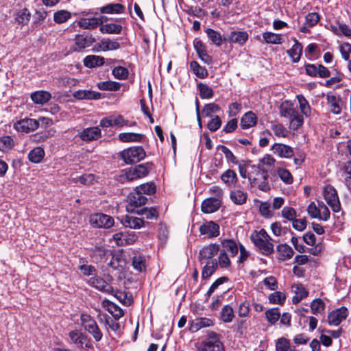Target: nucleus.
Masks as SVG:
<instances>
[{
  "mask_svg": "<svg viewBox=\"0 0 351 351\" xmlns=\"http://www.w3.org/2000/svg\"><path fill=\"white\" fill-rule=\"evenodd\" d=\"M250 239L262 254L269 256L274 253V245L271 243V238L265 229L254 231Z\"/></svg>",
  "mask_w": 351,
  "mask_h": 351,
  "instance_id": "1",
  "label": "nucleus"
},
{
  "mask_svg": "<svg viewBox=\"0 0 351 351\" xmlns=\"http://www.w3.org/2000/svg\"><path fill=\"white\" fill-rule=\"evenodd\" d=\"M280 114L281 117L290 120V127L293 130H298L302 125L304 119L297 108L290 101H286L280 106Z\"/></svg>",
  "mask_w": 351,
  "mask_h": 351,
  "instance_id": "2",
  "label": "nucleus"
},
{
  "mask_svg": "<svg viewBox=\"0 0 351 351\" xmlns=\"http://www.w3.org/2000/svg\"><path fill=\"white\" fill-rule=\"evenodd\" d=\"M152 163H145L138 165L128 169L122 171L120 176V180L123 182L125 180L128 181H133L140 179L148 175L149 170L152 168Z\"/></svg>",
  "mask_w": 351,
  "mask_h": 351,
  "instance_id": "3",
  "label": "nucleus"
},
{
  "mask_svg": "<svg viewBox=\"0 0 351 351\" xmlns=\"http://www.w3.org/2000/svg\"><path fill=\"white\" fill-rule=\"evenodd\" d=\"M198 351H224L221 337L213 331L207 333L206 338L197 347Z\"/></svg>",
  "mask_w": 351,
  "mask_h": 351,
  "instance_id": "4",
  "label": "nucleus"
},
{
  "mask_svg": "<svg viewBox=\"0 0 351 351\" xmlns=\"http://www.w3.org/2000/svg\"><path fill=\"white\" fill-rule=\"evenodd\" d=\"M119 156L126 164H132L143 160L146 154L143 148L138 146L125 149L121 152Z\"/></svg>",
  "mask_w": 351,
  "mask_h": 351,
  "instance_id": "5",
  "label": "nucleus"
},
{
  "mask_svg": "<svg viewBox=\"0 0 351 351\" xmlns=\"http://www.w3.org/2000/svg\"><path fill=\"white\" fill-rule=\"evenodd\" d=\"M80 319L84 329L93 336L96 341L102 339L103 334L93 318L88 314L82 313Z\"/></svg>",
  "mask_w": 351,
  "mask_h": 351,
  "instance_id": "6",
  "label": "nucleus"
},
{
  "mask_svg": "<svg viewBox=\"0 0 351 351\" xmlns=\"http://www.w3.org/2000/svg\"><path fill=\"white\" fill-rule=\"evenodd\" d=\"M324 197L332 210L338 213L341 210V204L336 189L331 185H327L324 188Z\"/></svg>",
  "mask_w": 351,
  "mask_h": 351,
  "instance_id": "7",
  "label": "nucleus"
},
{
  "mask_svg": "<svg viewBox=\"0 0 351 351\" xmlns=\"http://www.w3.org/2000/svg\"><path fill=\"white\" fill-rule=\"evenodd\" d=\"M89 221L90 223L95 228H109L114 225L113 218L103 213L91 215Z\"/></svg>",
  "mask_w": 351,
  "mask_h": 351,
  "instance_id": "8",
  "label": "nucleus"
},
{
  "mask_svg": "<svg viewBox=\"0 0 351 351\" xmlns=\"http://www.w3.org/2000/svg\"><path fill=\"white\" fill-rule=\"evenodd\" d=\"M69 337L72 343L75 344L77 348L89 349L92 347L90 339L82 332L75 330L69 333Z\"/></svg>",
  "mask_w": 351,
  "mask_h": 351,
  "instance_id": "9",
  "label": "nucleus"
},
{
  "mask_svg": "<svg viewBox=\"0 0 351 351\" xmlns=\"http://www.w3.org/2000/svg\"><path fill=\"white\" fill-rule=\"evenodd\" d=\"M220 246L217 243H210L204 245L199 252L198 259L202 264L210 260H217L214 256L219 252Z\"/></svg>",
  "mask_w": 351,
  "mask_h": 351,
  "instance_id": "10",
  "label": "nucleus"
},
{
  "mask_svg": "<svg viewBox=\"0 0 351 351\" xmlns=\"http://www.w3.org/2000/svg\"><path fill=\"white\" fill-rule=\"evenodd\" d=\"M248 179L252 186L257 187L264 192H267L270 190V186L267 182V174L265 171L257 170L256 176L252 177L250 176Z\"/></svg>",
  "mask_w": 351,
  "mask_h": 351,
  "instance_id": "11",
  "label": "nucleus"
},
{
  "mask_svg": "<svg viewBox=\"0 0 351 351\" xmlns=\"http://www.w3.org/2000/svg\"><path fill=\"white\" fill-rule=\"evenodd\" d=\"M138 239L137 235L134 232H121L113 235L112 240L118 246H123L134 243Z\"/></svg>",
  "mask_w": 351,
  "mask_h": 351,
  "instance_id": "12",
  "label": "nucleus"
},
{
  "mask_svg": "<svg viewBox=\"0 0 351 351\" xmlns=\"http://www.w3.org/2000/svg\"><path fill=\"white\" fill-rule=\"evenodd\" d=\"M147 199L139 191H136L130 193L128 195V204L127 206V210L130 213H134L135 208H138L145 204Z\"/></svg>",
  "mask_w": 351,
  "mask_h": 351,
  "instance_id": "13",
  "label": "nucleus"
},
{
  "mask_svg": "<svg viewBox=\"0 0 351 351\" xmlns=\"http://www.w3.org/2000/svg\"><path fill=\"white\" fill-rule=\"evenodd\" d=\"M202 235H205L209 239L217 237L219 235V226L213 221H206L199 228Z\"/></svg>",
  "mask_w": 351,
  "mask_h": 351,
  "instance_id": "14",
  "label": "nucleus"
},
{
  "mask_svg": "<svg viewBox=\"0 0 351 351\" xmlns=\"http://www.w3.org/2000/svg\"><path fill=\"white\" fill-rule=\"evenodd\" d=\"M39 126V121L33 119H21L14 123V128L22 132H29L34 131Z\"/></svg>",
  "mask_w": 351,
  "mask_h": 351,
  "instance_id": "15",
  "label": "nucleus"
},
{
  "mask_svg": "<svg viewBox=\"0 0 351 351\" xmlns=\"http://www.w3.org/2000/svg\"><path fill=\"white\" fill-rule=\"evenodd\" d=\"M348 316V309L341 307L330 312L328 315V322L331 326H338Z\"/></svg>",
  "mask_w": 351,
  "mask_h": 351,
  "instance_id": "16",
  "label": "nucleus"
},
{
  "mask_svg": "<svg viewBox=\"0 0 351 351\" xmlns=\"http://www.w3.org/2000/svg\"><path fill=\"white\" fill-rule=\"evenodd\" d=\"M248 39V34L245 32L232 31L229 34L223 36V40L230 43L239 44L243 45Z\"/></svg>",
  "mask_w": 351,
  "mask_h": 351,
  "instance_id": "17",
  "label": "nucleus"
},
{
  "mask_svg": "<svg viewBox=\"0 0 351 351\" xmlns=\"http://www.w3.org/2000/svg\"><path fill=\"white\" fill-rule=\"evenodd\" d=\"M271 150L273 153L280 158H291L293 156V149L285 144L282 143H274Z\"/></svg>",
  "mask_w": 351,
  "mask_h": 351,
  "instance_id": "18",
  "label": "nucleus"
},
{
  "mask_svg": "<svg viewBox=\"0 0 351 351\" xmlns=\"http://www.w3.org/2000/svg\"><path fill=\"white\" fill-rule=\"evenodd\" d=\"M100 136L101 130L98 127L86 128L80 134V138L84 141L97 140Z\"/></svg>",
  "mask_w": 351,
  "mask_h": 351,
  "instance_id": "19",
  "label": "nucleus"
},
{
  "mask_svg": "<svg viewBox=\"0 0 351 351\" xmlns=\"http://www.w3.org/2000/svg\"><path fill=\"white\" fill-rule=\"evenodd\" d=\"M77 23L81 28L94 29L99 25H101L103 23V21L100 18H82L77 21Z\"/></svg>",
  "mask_w": 351,
  "mask_h": 351,
  "instance_id": "20",
  "label": "nucleus"
},
{
  "mask_svg": "<svg viewBox=\"0 0 351 351\" xmlns=\"http://www.w3.org/2000/svg\"><path fill=\"white\" fill-rule=\"evenodd\" d=\"M330 29L338 36L343 35L346 37H351V29L350 27L339 21L331 23L330 25Z\"/></svg>",
  "mask_w": 351,
  "mask_h": 351,
  "instance_id": "21",
  "label": "nucleus"
},
{
  "mask_svg": "<svg viewBox=\"0 0 351 351\" xmlns=\"http://www.w3.org/2000/svg\"><path fill=\"white\" fill-rule=\"evenodd\" d=\"M221 203L219 199L207 198L202 203V211L204 213H213L220 208Z\"/></svg>",
  "mask_w": 351,
  "mask_h": 351,
  "instance_id": "22",
  "label": "nucleus"
},
{
  "mask_svg": "<svg viewBox=\"0 0 351 351\" xmlns=\"http://www.w3.org/2000/svg\"><path fill=\"white\" fill-rule=\"evenodd\" d=\"M95 42V39L91 36L84 37L77 35L75 39L74 51H80L91 46Z\"/></svg>",
  "mask_w": 351,
  "mask_h": 351,
  "instance_id": "23",
  "label": "nucleus"
},
{
  "mask_svg": "<svg viewBox=\"0 0 351 351\" xmlns=\"http://www.w3.org/2000/svg\"><path fill=\"white\" fill-rule=\"evenodd\" d=\"M277 258L280 261L291 259L293 256V249L287 244H279L276 247Z\"/></svg>",
  "mask_w": 351,
  "mask_h": 351,
  "instance_id": "24",
  "label": "nucleus"
},
{
  "mask_svg": "<svg viewBox=\"0 0 351 351\" xmlns=\"http://www.w3.org/2000/svg\"><path fill=\"white\" fill-rule=\"evenodd\" d=\"M73 97L79 100L98 99L101 97V93L90 90H79L73 93Z\"/></svg>",
  "mask_w": 351,
  "mask_h": 351,
  "instance_id": "25",
  "label": "nucleus"
},
{
  "mask_svg": "<svg viewBox=\"0 0 351 351\" xmlns=\"http://www.w3.org/2000/svg\"><path fill=\"white\" fill-rule=\"evenodd\" d=\"M121 223L127 228L139 229L144 226V221L136 217L127 215L122 218Z\"/></svg>",
  "mask_w": 351,
  "mask_h": 351,
  "instance_id": "26",
  "label": "nucleus"
},
{
  "mask_svg": "<svg viewBox=\"0 0 351 351\" xmlns=\"http://www.w3.org/2000/svg\"><path fill=\"white\" fill-rule=\"evenodd\" d=\"M90 284L101 291L107 293L114 292L113 289L104 279L99 277H92L89 280Z\"/></svg>",
  "mask_w": 351,
  "mask_h": 351,
  "instance_id": "27",
  "label": "nucleus"
},
{
  "mask_svg": "<svg viewBox=\"0 0 351 351\" xmlns=\"http://www.w3.org/2000/svg\"><path fill=\"white\" fill-rule=\"evenodd\" d=\"M213 325V322L208 318L199 317L193 320L191 323L190 330L192 332H197L199 329Z\"/></svg>",
  "mask_w": 351,
  "mask_h": 351,
  "instance_id": "28",
  "label": "nucleus"
},
{
  "mask_svg": "<svg viewBox=\"0 0 351 351\" xmlns=\"http://www.w3.org/2000/svg\"><path fill=\"white\" fill-rule=\"evenodd\" d=\"M31 19V13L27 8H23L14 14V21L19 25L22 26L27 25Z\"/></svg>",
  "mask_w": 351,
  "mask_h": 351,
  "instance_id": "29",
  "label": "nucleus"
},
{
  "mask_svg": "<svg viewBox=\"0 0 351 351\" xmlns=\"http://www.w3.org/2000/svg\"><path fill=\"white\" fill-rule=\"evenodd\" d=\"M328 105L331 112L335 114H340L342 108L341 99L335 95H327Z\"/></svg>",
  "mask_w": 351,
  "mask_h": 351,
  "instance_id": "30",
  "label": "nucleus"
},
{
  "mask_svg": "<svg viewBox=\"0 0 351 351\" xmlns=\"http://www.w3.org/2000/svg\"><path fill=\"white\" fill-rule=\"evenodd\" d=\"M204 266L202 271V278L203 279L209 278L216 271L218 267L217 260H210L204 263Z\"/></svg>",
  "mask_w": 351,
  "mask_h": 351,
  "instance_id": "31",
  "label": "nucleus"
},
{
  "mask_svg": "<svg viewBox=\"0 0 351 351\" xmlns=\"http://www.w3.org/2000/svg\"><path fill=\"white\" fill-rule=\"evenodd\" d=\"M51 98V93L45 90L36 91L31 94V99L36 104L43 105L48 102Z\"/></svg>",
  "mask_w": 351,
  "mask_h": 351,
  "instance_id": "32",
  "label": "nucleus"
},
{
  "mask_svg": "<svg viewBox=\"0 0 351 351\" xmlns=\"http://www.w3.org/2000/svg\"><path fill=\"white\" fill-rule=\"evenodd\" d=\"M257 117L256 114L250 111L246 112L241 119V126L243 129H248L256 125Z\"/></svg>",
  "mask_w": 351,
  "mask_h": 351,
  "instance_id": "33",
  "label": "nucleus"
},
{
  "mask_svg": "<svg viewBox=\"0 0 351 351\" xmlns=\"http://www.w3.org/2000/svg\"><path fill=\"white\" fill-rule=\"evenodd\" d=\"M124 6L121 3H109L99 8L102 14H121L124 11Z\"/></svg>",
  "mask_w": 351,
  "mask_h": 351,
  "instance_id": "34",
  "label": "nucleus"
},
{
  "mask_svg": "<svg viewBox=\"0 0 351 351\" xmlns=\"http://www.w3.org/2000/svg\"><path fill=\"white\" fill-rule=\"evenodd\" d=\"M295 293L292 298L294 304L299 303L302 299L307 297L308 292L306 290L304 286L301 284H296L292 287Z\"/></svg>",
  "mask_w": 351,
  "mask_h": 351,
  "instance_id": "35",
  "label": "nucleus"
},
{
  "mask_svg": "<svg viewBox=\"0 0 351 351\" xmlns=\"http://www.w3.org/2000/svg\"><path fill=\"white\" fill-rule=\"evenodd\" d=\"M104 64V58L101 56L95 55L87 56L84 59V64L88 68H94L101 66Z\"/></svg>",
  "mask_w": 351,
  "mask_h": 351,
  "instance_id": "36",
  "label": "nucleus"
},
{
  "mask_svg": "<svg viewBox=\"0 0 351 351\" xmlns=\"http://www.w3.org/2000/svg\"><path fill=\"white\" fill-rule=\"evenodd\" d=\"M221 181L228 186H234L238 180L237 173L232 169H228L221 176Z\"/></svg>",
  "mask_w": 351,
  "mask_h": 351,
  "instance_id": "37",
  "label": "nucleus"
},
{
  "mask_svg": "<svg viewBox=\"0 0 351 351\" xmlns=\"http://www.w3.org/2000/svg\"><path fill=\"white\" fill-rule=\"evenodd\" d=\"M119 139L121 142H141L143 138V135L133 132L120 133L118 136Z\"/></svg>",
  "mask_w": 351,
  "mask_h": 351,
  "instance_id": "38",
  "label": "nucleus"
},
{
  "mask_svg": "<svg viewBox=\"0 0 351 351\" xmlns=\"http://www.w3.org/2000/svg\"><path fill=\"white\" fill-rule=\"evenodd\" d=\"M231 200L237 205H243L247 201V195L244 191L237 189L230 192Z\"/></svg>",
  "mask_w": 351,
  "mask_h": 351,
  "instance_id": "39",
  "label": "nucleus"
},
{
  "mask_svg": "<svg viewBox=\"0 0 351 351\" xmlns=\"http://www.w3.org/2000/svg\"><path fill=\"white\" fill-rule=\"evenodd\" d=\"M302 52V45L295 39V44L291 49L287 51L288 55L291 58L293 62H298L300 59Z\"/></svg>",
  "mask_w": 351,
  "mask_h": 351,
  "instance_id": "40",
  "label": "nucleus"
},
{
  "mask_svg": "<svg viewBox=\"0 0 351 351\" xmlns=\"http://www.w3.org/2000/svg\"><path fill=\"white\" fill-rule=\"evenodd\" d=\"M45 156L44 149L40 147L34 148L28 154V159L34 163L40 162Z\"/></svg>",
  "mask_w": 351,
  "mask_h": 351,
  "instance_id": "41",
  "label": "nucleus"
},
{
  "mask_svg": "<svg viewBox=\"0 0 351 351\" xmlns=\"http://www.w3.org/2000/svg\"><path fill=\"white\" fill-rule=\"evenodd\" d=\"M223 250L229 252L232 256H235L239 251V247L236 242L232 239H223L221 241Z\"/></svg>",
  "mask_w": 351,
  "mask_h": 351,
  "instance_id": "42",
  "label": "nucleus"
},
{
  "mask_svg": "<svg viewBox=\"0 0 351 351\" xmlns=\"http://www.w3.org/2000/svg\"><path fill=\"white\" fill-rule=\"evenodd\" d=\"M99 30L103 34H119L122 30V26L115 23L101 25Z\"/></svg>",
  "mask_w": 351,
  "mask_h": 351,
  "instance_id": "43",
  "label": "nucleus"
},
{
  "mask_svg": "<svg viewBox=\"0 0 351 351\" xmlns=\"http://www.w3.org/2000/svg\"><path fill=\"white\" fill-rule=\"evenodd\" d=\"M71 18V13L66 10H60L54 12L53 21L57 24L66 22Z\"/></svg>",
  "mask_w": 351,
  "mask_h": 351,
  "instance_id": "44",
  "label": "nucleus"
},
{
  "mask_svg": "<svg viewBox=\"0 0 351 351\" xmlns=\"http://www.w3.org/2000/svg\"><path fill=\"white\" fill-rule=\"evenodd\" d=\"M205 32L208 38L212 41L213 44L217 46H221L222 45V43L224 40L219 32L210 28H207Z\"/></svg>",
  "mask_w": 351,
  "mask_h": 351,
  "instance_id": "45",
  "label": "nucleus"
},
{
  "mask_svg": "<svg viewBox=\"0 0 351 351\" xmlns=\"http://www.w3.org/2000/svg\"><path fill=\"white\" fill-rule=\"evenodd\" d=\"M99 47L103 51L117 50L119 49L120 44L116 40H112L107 38L101 40L99 43Z\"/></svg>",
  "mask_w": 351,
  "mask_h": 351,
  "instance_id": "46",
  "label": "nucleus"
},
{
  "mask_svg": "<svg viewBox=\"0 0 351 351\" xmlns=\"http://www.w3.org/2000/svg\"><path fill=\"white\" fill-rule=\"evenodd\" d=\"M263 39L267 43L278 45L282 43V36L271 32H265L263 34Z\"/></svg>",
  "mask_w": 351,
  "mask_h": 351,
  "instance_id": "47",
  "label": "nucleus"
},
{
  "mask_svg": "<svg viewBox=\"0 0 351 351\" xmlns=\"http://www.w3.org/2000/svg\"><path fill=\"white\" fill-rule=\"evenodd\" d=\"M265 314L267 322L271 324H274L280 317V313L278 308L268 309Z\"/></svg>",
  "mask_w": 351,
  "mask_h": 351,
  "instance_id": "48",
  "label": "nucleus"
},
{
  "mask_svg": "<svg viewBox=\"0 0 351 351\" xmlns=\"http://www.w3.org/2000/svg\"><path fill=\"white\" fill-rule=\"evenodd\" d=\"M276 351H295L294 346L291 347L290 342L286 338L282 337L278 339L276 344Z\"/></svg>",
  "mask_w": 351,
  "mask_h": 351,
  "instance_id": "49",
  "label": "nucleus"
},
{
  "mask_svg": "<svg viewBox=\"0 0 351 351\" xmlns=\"http://www.w3.org/2000/svg\"><path fill=\"white\" fill-rule=\"evenodd\" d=\"M97 87L102 90L114 91L120 88L121 84L119 82L112 81H105L97 84Z\"/></svg>",
  "mask_w": 351,
  "mask_h": 351,
  "instance_id": "50",
  "label": "nucleus"
},
{
  "mask_svg": "<svg viewBox=\"0 0 351 351\" xmlns=\"http://www.w3.org/2000/svg\"><path fill=\"white\" fill-rule=\"evenodd\" d=\"M78 84V80L69 76L60 77L58 79V85L59 86L71 88L75 86Z\"/></svg>",
  "mask_w": 351,
  "mask_h": 351,
  "instance_id": "51",
  "label": "nucleus"
},
{
  "mask_svg": "<svg viewBox=\"0 0 351 351\" xmlns=\"http://www.w3.org/2000/svg\"><path fill=\"white\" fill-rule=\"evenodd\" d=\"M234 317V315L232 308L229 305L224 306L221 312L222 321L225 323L231 322Z\"/></svg>",
  "mask_w": 351,
  "mask_h": 351,
  "instance_id": "52",
  "label": "nucleus"
},
{
  "mask_svg": "<svg viewBox=\"0 0 351 351\" xmlns=\"http://www.w3.org/2000/svg\"><path fill=\"white\" fill-rule=\"evenodd\" d=\"M114 297L119 300L123 304L130 306L132 302V297L130 293L116 291L114 293Z\"/></svg>",
  "mask_w": 351,
  "mask_h": 351,
  "instance_id": "53",
  "label": "nucleus"
},
{
  "mask_svg": "<svg viewBox=\"0 0 351 351\" xmlns=\"http://www.w3.org/2000/svg\"><path fill=\"white\" fill-rule=\"evenodd\" d=\"M219 252L217 264L221 268H228L231 265V261L225 250Z\"/></svg>",
  "mask_w": 351,
  "mask_h": 351,
  "instance_id": "54",
  "label": "nucleus"
},
{
  "mask_svg": "<svg viewBox=\"0 0 351 351\" xmlns=\"http://www.w3.org/2000/svg\"><path fill=\"white\" fill-rule=\"evenodd\" d=\"M74 183L80 182L84 185H90L95 182V176L93 174H84L82 176L73 178Z\"/></svg>",
  "mask_w": 351,
  "mask_h": 351,
  "instance_id": "55",
  "label": "nucleus"
},
{
  "mask_svg": "<svg viewBox=\"0 0 351 351\" xmlns=\"http://www.w3.org/2000/svg\"><path fill=\"white\" fill-rule=\"evenodd\" d=\"M191 69L193 73L199 78H204L208 75L207 70L200 66L197 62L193 61L190 64Z\"/></svg>",
  "mask_w": 351,
  "mask_h": 351,
  "instance_id": "56",
  "label": "nucleus"
},
{
  "mask_svg": "<svg viewBox=\"0 0 351 351\" xmlns=\"http://www.w3.org/2000/svg\"><path fill=\"white\" fill-rule=\"evenodd\" d=\"M133 267L138 271H143L145 269V258L141 255H135L132 259Z\"/></svg>",
  "mask_w": 351,
  "mask_h": 351,
  "instance_id": "57",
  "label": "nucleus"
},
{
  "mask_svg": "<svg viewBox=\"0 0 351 351\" xmlns=\"http://www.w3.org/2000/svg\"><path fill=\"white\" fill-rule=\"evenodd\" d=\"M311 309L312 313L315 315L322 313L324 311L325 303L322 299H315L311 304Z\"/></svg>",
  "mask_w": 351,
  "mask_h": 351,
  "instance_id": "58",
  "label": "nucleus"
},
{
  "mask_svg": "<svg viewBox=\"0 0 351 351\" xmlns=\"http://www.w3.org/2000/svg\"><path fill=\"white\" fill-rule=\"evenodd\" d=\"M199 96L202 99H210L213 96V90L208 85L199 83L197 85Z\"/></svg>",
  "mask_w": 351,
  "mask_h": 351,
  "instance_id": "59",
  "label": "nucleus"
},
{
  "mask_svg": "<svg viewBox=\"0 0 351 351\" xmlns=\"http://www.w3.org/2000/svg\"><path fill=\"white\" fill-rule=\"evenodd\" d=\"M220 110V107L214 103L206 104L203 109L202 113L206 117H212L214 113H217Z\"/></svg>",
  "mask_w": 351,
  "mask_h": 351,
  "instance_id": "60",
  "label": "nucleus"
},
{
  "mask_svg": "<svg viewBox=\"0 0 351 351\" xmlns=\"http://www.w3.org/2000/svg\"><path fill=\"white\" fill-rule=\"evenodd\" d=\"M271 130L274 134L278 137L285 138L288 135V130L287 128L280 123H274L271 126Z\"/></svg>",
  "mask_w": 351,
  "mask_h": 351,
  "instance_id": "61",
  "label": "nucleus"
},
{
  "mask_svg": "<svg viewBox=\"0 0 351 351\" xmlns=\"http://www.w3.org/2000/svg\"><path fill=\"white\" fill-rule=\"evenodd\" d=\"M277 173L282 182L287 184H290L293 182V176L291 173L286 169L278 168Z\"/></svg>",
  "mask_w": 351,
  "mask_h": 351,
  "instance_id": "62",
  "label": "nucleus"
},
{
  "mask_svg": "<svg viewBox=\"0 0 351 351\" xmlns=\"http://www.w3.org/2000/svg\"><path fill=\"white\" fill-rule=\"evenodd\" d=\"M135 191L141 192V194L152 195L155 193L156 187L153 183H146L136 186Z\"/></svg>",
  "mask_w": 351,
  "mask_h": 351,
  "instance_id": "63",
  "label": "nucleus"
},
{
  "mask_svg": "<svg viewBox=\"0 0 351 351\" xmlns=\"http://www.w3.org/2000/svg\"><path fill=\"white\" fill-rule=\"evenodd\" d=\"M297 98H298V103L300 105V108L302 114H304L306 116L310 115L311 108L308 104V102L305 99V97L302 95H299L297 96Z\"/></svg>",
  "mask_w": 351,
  "mask_h": 351,
  "instance_id": "64",
  "label": "nucleus"
}]
</instances>
